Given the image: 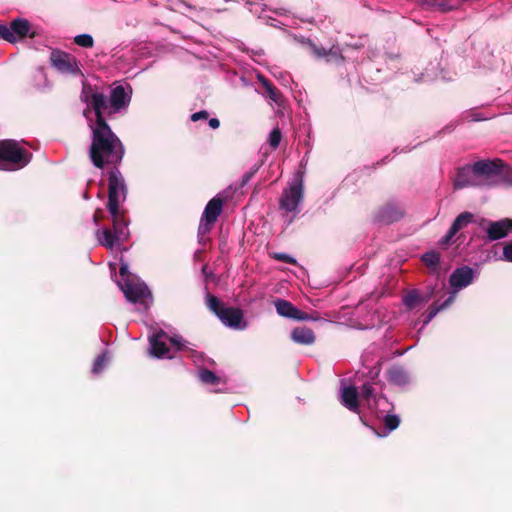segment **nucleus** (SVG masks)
I'll return each instance as SVG.
<instances>
[{
  "mask_svg": "<svg viewBox=\"0 0 512 512\" xmlns=\"http://www.w3.org/2000/svg\"><path fill=\"white\" fill-rule=\"evenodd\" d=\"M84 101L87 103V108L84 111V115L92 110L95 113V123L90 127H99L108 125L104 113L110 110L109 99L100 92H92L90 95H85Z\"/></svg>",
  "mask_w": 512,
  "mask_h": 512,
  "instance_id": "5",
  "label": "nucleus"
},
{
  "mask_svg": "<svg viewBox=\"0 0 512 512\" xmlns=\"http://www.w3.org/2000/svg\"><path fill=\"white\" fill-rule=\"evenodd\" d=\"M480 226L486 232L489 241H496L506 237L512 230V219L504 218L498 221L481 219Z\"/></svg>",
  "mask_w": 512,
  "mask_h": 512,
  "instance_id": "10",
  "label": "nucleus"
},
{
  "mask_svg": "<svg viewBox=\"0 0 512 512\" xmlns=\"http://www.w3.org/2000/svg\"><path fill=\"white\" fill-rule=\"evenodd\" d=\"M32 156V153L22 148L16 140L0 141V169L2 170L22 169L30 163Z\"/></svg>",
  "mask_w": 512,
  "mask_h": 512,
  "instance_id": "2",
  "label": "nucleus"
},
{
  "mask_svg": "<svg viewBox=\"0 0 512 512\" xmlns=\"http://www.w3.org/2000/svg\"><path fill=\"white\" fill-rule=\"evenodd\" d=\"M454 301V295H450L441 305L432 304L427 310L424 324H428L441 310L447 308Z\"/></svg>",
  "mask_w": 512,
  "mask_h": 512,
  "instance_id": "27",
  "label": "nucleus"
},
{
  "mask_svg": "<svg viewBox=\"0 0 512 512\" xmlns=\"http://www.w3.org/2000/svg\"><path fill=\"white\" fill-rule=\"evenodd\" d=\"M209 126L212 128V129H217L219 128L220 126V121L217 119V118H211L209 120Z\"/></svg>",
  "mask_w": 512,
  "mask_h": 512,
  "instance_id": "44",
  "label": "nucleus"
},
{
  "mask_svg": "<svg viewBox=\"0 0 512 512\" xmlns=\"http://www.w3.org/2000/svg\"><path fill=\"white\" fill-rule=\"evenodd\" d=\"M208 116H209V113L206 110H201V111L193 113L191 115V120L193 122H196V121L201 120V119H207Z\"/></svg>",
  "mask_w": 512,
  "mask_h": 512,
  "instance_id": "39",
  "label": "nucleus"
},
{
  "mask_svg": "<svg viewBox=\"0 0 512 512\" xmlns=\"http://www.w3.org/2000/svg\"><path fill=\"white\" fill-rule=\"evenodd\" d=\"M258 169H259V166L255 165L249 171H247L242 177L241 186H245L254 177V175L257 173Z\"/></svg>",
  "mask_w": 512,
  "mask_h": 512,
  "instance_id": "37",
  "label": "nucleus"
},
{
  "mask_svg": "<svg viewBox=\"0 0 512 512\" xmlns=\"http://www.w3.org/2000/svg\"><path fill=\"white\" fill-rule=\"evenodd\" d=\"M405 216V210L397 203L387 202L379 206L373 213L375 223L390 225Z\"/></svg>",
  "mask_w": 512,
  "mask_h": 512,
  "instance_id": "8",
  "label": "nucleus"
},
{
  "mask_svg": "<svg viewBox=\"0 0 512 512\" xmlns=\"http://www.w3.org/2000/svg\"><path fill=\"white\" fill-rule=\"evenodd\" d=\"M121 238L122 236H118L114 230L103 229L97 231V239L99 243L109 249H112L116 242Z\"/></svg>",
  "mask_w": 512,
  "mask_h": 512,
  "instance_id": "23",
  "label": "nucleus"
},
{
  "mask_svg": "<svg viewBox=\"0 0 512 512\" xmlns=\"http://www.w3.org/2000/svg\"><path fill=\"white\" fill-rule=\"evenodd\" d=\"M387 381L404 387L410 383V376L402 366L394 365L387 370Z\"/></svg>",
  "mask_w": 512,
  "mask_h": 512,
  "instance_id": "20",
  "label": "nucleus"
},
{
  "mask_svg": "<svg viewBox=\"0 0 512 512\" xmlns=\"http://www.w3.org/2000/svg\"><path fill=\"white\" fill-rule=\"evenodd\" d=\"M108 202L107 208L114 210L116 205L127 196V185L118 166L112 167L108 173Z\"/></svg>",
  "mask_w": 512,
  "mask_h": 512,
  "instance_id": "4",
  "label": "nucleus"
},
{
  "mask_svg": "<svg viewBox=\"0 0 512 512\" xmlns=\"http://www.w3.org/2000/svg\"><path fill=\"white\" fill-rule=\"evenodd\" d=\"M456 234L457 233H452V229L450 228L447 234L442 238L441 243L443 245H448Z\"/></svg>",
  "mask_w": 512,
  "mask_h": 512,
  "instance_id": "41",
  "label": "nucleus"
},
{
  "mask_svg": "<svg viewBox=\"0 0 512 512\" xmlns=\"http://www.w3.org/2000/svg\"><path fill=\"white\" fill-rule=\"evenodd\" d=\"M271 257L275 260H278V261H281V262H284L287 264L295 265L297 263L295 258H293L292 256H290L286 253L275 252L271 255Z\"/></svg>",
  "mask_w": 512,
  "mask_h": 512,
  "instance_id": "34",
  "label": "nucleus"
},
{
  "mask_svg": "<svg viewBox=\"0 0 512 512\" xmlns=\"http://www.w3.org/2000/svg\"><path fill=\"white\" fill-rule=\"evenodd\" d=\"M104 218V212L102 209H97L93 215L94 222L97 224Z\"/></svg>",
  "mask_w": 512,
  "mask_h": 512,
  "instance_id": "43",
  "label": "nucleus"
},
{
  "mask_svg": "<svg viewBox=\"0 0 512 512\" xmlns=\"http://www.w3.org/2000/svg\"><path fill=\"white\" fill-rule=\"evenodd\" d=\"M316 52H317V54H318L319 56H324V55H326V51H325V49H322L321 51H320V50H316Z\"/></svg>",
  "mask_w": 512,
  "mask_h": 512,
  "instance_id": "46",
  "label": "nucleus"
},
{
  "mask_svg": "<svg viewBox=\"0 0 512 512\" xmlns=\"http://www.w3.org/2000/svg\"><path fill=\"white\" fill-rule=\"evenodd\" d=\"M504 162L501 159H485L474 163L479 187H494L503 180Z\"/></svg>",
  "mask_w": 512,
  "mask_h": 512,
  "instance_id": "3",
  "label": "nucleus"
},
{
  "mask_svg": "<svg viewBox=\"0 0 512 512\" xmlns=\"http://www.w3.org/2000/svg\"><path fill=\"white\" fill-rule=\"evenodd\" d=\"M439 9L443 12L448 11L450 8L445 3L439 4Z\"/></svg>",
  "mask_w": 512,
  "mask_h": 512,
  "instance_id": "45",
  "label": "nucleus"
},
{
  "mask_svg": "<svg viewBox=\"0 0 512 512\" xmlns=\"http://www.w3.org/2000/svg\"><path fill=\"white\" fill-rule=\"evenodd\" d=\"M361 397L362 399L366 400V401H370L371 398H374L375 395H374V388L371 384L369 383H365L362 388H361Z\"/></svg>",
  "mask_w": 512,
  "mask_h": 512,
  "instance_id": "35",
  "label": "nucleus"
},
{
  "mask_svg": "<svg viewBox=\"0 0 512 512\" xmlns=\"http://www.w3.org/2000/svg\"><path fill=\"white\" fill-rule=\"evenodd\" d=\"M169 342L176 347L178 351L182 350L184 345L181 342V339L178 337H169L167 338Z\"/></svg>",
  "mask_w": 512,
  "mask_h": 512,
  "instance_id": "40",
  "label": "nucleus"
},
{
  "mask_svg": "<svg viewBox=\"0 0 512 512\" xmlns=\"http://www.w3.org/2000/svg\"><path fill=\"white\" fill-rule=\"evenodd\" d=\"M291 340L299 345L310 346L316 341L314 331L306 326L295 327L290 334Z\"/></svg>",
  "mask_w": 512,
  "mask_h": 512,
  "instance_id": "19",
  "label": "nucleus"
},
{
  "mask_svg": "<svg viewBox=\"0 0 512 512\" xmlns=\"http://www.w3.org/2000/svg\"><path fill=\"white\" fill-rule=\"evenodd\" d=\"M224 201L220 197L212 198L206 205L198 227V234L203 236L209 233L222 213Z\"/></svg>",
  "mask_w": 512,
  "mask_h": 512,
  "instance_id": "6",
  "label": "nucleus"
},
{
  "mask_svg": "<svg viewBox=\"0 0 512 512\" xmlns=\"http://www.w3.org/2000/svg\"><path fill=\"white\" fill-rule=\"evenodd\" d=\"M92 142L89 148L91 162L96 168L119 166L125 155V147L109 125L91 127Z\"/></svg>",
  "mask_w": 512,
  "mask_h": 512,
  "instance_id": "1",
  "label": "nucleus"
},
{
  "mask_svg": "<svg viewBox=\"0 0 512 512\" xmlns=\"http://www.w3.org/2000/svg\"><path fill=\"white\" fill-rule=\"evenodd\" d=\"M420 301L421 297L416 290L410 291L403 298V303L409 310L414 309L420 303Z\"/></svg>",
  "mask_w": 512,
  "mask_h": 512,
  "instance_id": "29",
  "label": "nucleus"
},
{
  "mask_svg": "<svg viewBox=\"0 0 512 512\" xmlns=\"http://www.w3.org/2000/svg\"><path fill=\"white\" fill-rule=\"evenodd\" d=\"M358 392L356 387L348 386L342 389L341 394V403L350 411L358 412L359 403H358Z\"/></svg>",
  "mask_w": 512,
  "mask_h": 512,
  "instance_id": "21",
  "label": "nucleus"
},
{
  "mask_svg": "<svg viewBox=\"0 0 512 512\" xmlns=\"http://www.w3.org/2000/svg\"><path fill=\"white\" fill-rule=\"evenodd\" d=\"M258 80L262 84L265 89V93L267 97H269L274 102L278 103L281 100L282 94L281 92L263 75H258Z\"/></svg>",
  "mask_w": 512,
  "mask_h": 512,
  "instance_id": "24",
  "label": "nucleus"
},
{
  "mask_svg": "<svg viewBox=\"0 0 512 512\" xmlns=\"http://www.w3.org/2000/svg\"><path fill=\"white\" fill-rule=\"evenodd\" d=\"M474 215L471 212L465 211L460 213L451 225L452 233H457L465 228L469 223L473 222Z\"/></svg>",
  "mask_w": 512,
  "mask_h": 512,
  "instance_id": "25",
  "label": "nucleus"
},
{
  "mask_svg": "<svg viewBox=\"0 0 512 512\" xmlns=\"http://www.w3.org/2000/svg\"><path fill=\"white\" fill-rule=\"evenodd\" d=\"M164 338H168V335L164 331H160L150 338L151 354L157 358H163L165 356L173 358V356L168 355L169 348L163 340Z\"/></svg>",
  "mask_w": 512,
  "mask_h": 512,
  "instance_id": "17",
  "label": "nucleus"
},
{
  "mask_svg": "<svg viewBox=\"0 0 512 512\" xmlns=\"http://www.w3.org/2000/svg\"><path fill=\"white\" fill-rule=\"evenodd\" d=\"M199 378L203 383L210 385H218L220 383V378L209 369L200 370Z\"/></svg>",
  "mask_w": 512,
  "mask_h": 512,
  "instance_id": "28",
  "label": "nucleus"
},
{
  "mask_svg": "<svg viewBox=\"0 0 512 512\" xmlns=\"http://www.w3.org/2000/svg\"><path fill=\"white\" fill-rule=\"evenodd\" d=\"M243 317L242 310L234 307H225L223 311H220L219 315V319L224 325L235 329L240 328Z\"/></svg>",
  "mask_w": 512,
  "mask_h": 512,
  "instance_id": "18",
  "label": "nucleus"
},
{
  "mask_svg": "<svg viewBox=\"0 0 512 512\" xmlns=\"http://www.w3.org/2000/svg\"><path fill=\"white\" fill-rule=\"evenodd\" d=\"M49 59L52 67L61 73L74 74L78 70L76 58L65 51L54 49Z\"/></svg>",
  "mask_w": 512,
  "mask_h": 512,
  "instance_id": "12",
  "label": "nucleus"
},
{
  "mask_svg": "<svg viewBox=\"0 0 512 512\" xmlns=\"http://www.w3.org/2000/svg\"><path fill=\"white\" fill-rule=\"evenodd\" d=\"M454 189H463L467 187H479L478 178L474 170V164H467L457 168L453 180Z\"/></svg>",
  "mask_w": 512,
  "mask_h": 512,
  "instance_id": "13",
  "label": "nucleus"
},
{
  "mask_svg": "<svg viewBox=\"0 0 512 512\" xmlns=\"http://www.w3.org/2000/svg\"><path fill=\"white\" fill-rule=\"evenodd\" d=\"M105 362H106V355L104 353L98 355L94 361L93 373H95V374L100 373L105 365Z\"/></svg>",
  "mask_w": 512,
  "mask_h": 512,
  "instance_id": "36",
  "label": "nucleus"
},
{
  "mask_svg": "<svg viewBox=\"0 0 512 512\" xmlns=\"http://www.w3.org/2000/svg\"><path fill=\"white\" fill-rule=\"evenodd\" d=\"M282 138V133L279 128H274L269 135V145L273 149H277Z\"/></svg>",
  "mask_w": 512,
  "mask_h": 512,
  "instance_id": "33",
  "label": "nucleus"
},
{
  "mask_svg": "<svg viewBox=\"0 0 512 512\" xmlns=\"http://www.w3.org/2000/svg\"><path fill=\"white\" fill-rule=\"evenodd\" d=\"M119 273L124 278V280L125 279H130V273L128 271L127 264H121L120 269H119Z\"/></svg>",
  "mask_w": 512,
  "mask_h": 512,
  "instance_id": "42",
  "label": "nucleus"
},
{
  "mask_svg": "<svg viewBox=\"0 0 512 512\" xmlns=\"http://www.w3.org/2000/svg\"><path fill=\"white\" fill-rule=\"evenodd\" d=\"M130 97L127 95L123 86H116L111 90L109 97L110 110L108 115L119 112L129 104Z\"/></svg>",
  "mask_w": 512,
  "mask_h": 512,
  "instance_id": "16",
  "label": "nucleus"
},
{
  "mask_svg": "<svg viewBox=\"0 0 512 512\" xmlns=\"http://www.w3.org/2000/svg\"><path fill=\"white\" fill-rule=\"evenodd\" d=\"M473 120H475V121H480V120H483V118H480V117H478V115H475V116H474V118H473Z\"/></svg>",
  "mask_w": 512,
  "mask_h": 512,
  "instance_id": "47",
  "label": "nucleus"
},
{
  "mask_svg": "<svg viewBox=\"0 0 512 512\" xmlns=\"http://www.w3.org/2000/svg\"><path fill=\"white\" fill-rule=\"evenodd\" d=\"M207 306L218 318L220 315V311H223L225 309L221 301L212 294H208L207 296Z\"/></svg>",
  "mask_w": 512,
  "mask_h": 512,
  "instance_id": "30",
  "label": "nucleus"
},
{
  "mask_svg": "<svg viewBox=\"0 0 512 512\" xmlns=\"http://www.w3.org/2000/svg\"><path fill=\"white\" fill-rule=\"evenodd\" d=\"M203 273H207L206 266L202 268Z\"/></svg>",
  "mask_w": 512,
  "mask_h": 512,
  "instance_id": "48",
  "label": "nucleus"
},
{
  "mask_svg": "<svg viewBox=\"0 0 512 512\" xmlns=\"http://www.w3.org/2000/svg\"><path fill=\"white\" fill-rule=\"evenodd\" d=\"M474 271L469 266H462L455 269L449 277L450 285L456 289H462L470 285L473 281Z\"/></svg>",
  "mask_w": 512,
  "mask_h": 512,
  "instance_id": "15",
  "label": "nucleus"
},
{
  "mask_svg": "<svg viewBox=\"0 0 512 512\" xmlns=\"http://www.w3.org/2000/svg\"><path fill=\"white\" fill-rule=\"evenodd\" d=\"M7 30V36H0V39H3L9 43H16L19 40L24 39L25 37L34 38L36 37V33L32 31V26L27 19L24 18H16L12 20L9 26L5 24H1Z\"/></svg>",
  "mask_w": 512,
  "mask_h": 512,
  "instance_id": "7",
  "label": "nucleus"
},
{
  "mask_svg": "<svg viewBox=\"0 0 512 512\" xmlns=\"http://www.w3.org/2000/svg\"><path fill=\"white\" fill-rule=\"evenodd\" d=\"M503 258L505 261L512 262V240L504 245Z\"/></svg>",
  "mask_w": 512,
  "mask_h": 512,
  "instance_id": "38",
  "label": "nucleus"
},
{
  "mask_svg": "<svg viewBox=\"0 0 512 512\" xmlns=\"http://www.w3.org/2000/svg\"><path fill=\"white\" fill-rule=\"evenodd\" d=\"M274 306L277 313L288 319L297 320V321H315L319 317L310 315L306 312L299 310L295 305H293L290 301L285 299H276L274 301Z\"/></svg>",
  "mask_w": 512,
  "mask_h": 512,
  "instance_id": "11",
  "label": "nucleus"
},
{
  "mask_svg": "<svg viewBox=\"0 0 512 512\" xmlns=\"http://www.w3.org/2000/svg\"><path fill=\"white\" fill-rule=\"evenodd\" d=\"M422 261L432 273H437L439 271L440 254L438 252H426L422 255Z\"/></svg>",
  "mask_w": 512,
  "mask_h": 512,
  "instance_id": "26",
  "label": "nucleus"
},
{
  "mask_svg": "<svg viewBox=\"0 0 512 512\" xmlns=\"http://www.w3.org/2000/svg\"><path fill=\"white\" fill-rule=\"evenodd\" d=\"M109 213L112 216L113 221V230L118 236H125V228L127 226V222L125 221L124 212H122L117 204L114 210L107 208Z\"/></svg>",
  "mask_w": 512,
  "mask_h": 512,
  "instance_id": "22",
  "label": "nucleus"
},
{
  "mask_svg": "<svg viewBox=\"0 0 512 512\" xmlns=\"http://www.w3.org/2000/svg\"><path fill=\"white\" fill-rule=\"evenodd\" d=\"M303 200V183L300 179L284 189L279 201V207L286 212H297L298 205Z\"/></svg>",
  "mask_w": 512,
  "mask_h": 512,
  "instance_id": "9",
  "label": "nucleus"
},
{
  "mask_svg": "<svg viewBox=\"0 0 512 512\" xmlns=\"http://www.w3.org/2000/svg\"><path fill=\"white\" fill-rule=\"evenodd\" d=\"M74 43L83 48H92L94 39L90 34H79L74 37Z\"/></svg>",
  "mask_w": 512,
  "mask_h": 512,
  "instance_id": "31",
  "label": "nucleus"
},
{
  "mask_svg": "<svg viewBox=\"0 0 512 512\" xmlns=\"http://www.w3.org/2000/svg\"><path fill=\"white\" fill-rule=\"evenodd\" d=\"M121 290L125 297L133 303L144 301L150 296V291L145 284L134 283L130 279H125V282L121 284Z\"/></svg>",
  "mask_w": 512,
  "mask_h": 512,
  "instance_id": "14",
  "label": "nucleus"
},
{
  "mask_svg": "<svg viewBox=\"0 0 512 512\" xmlns=\"http://www.w3.org/2000/svg\"><path fill=\"white\" fill-rule=\"evenodd\" d=\"M384 426L387 430L393 431L400 425V418L394 414H387L383 419Z\"/></svg>",
  "mask_w": 512,
  "mask_h": 512,
  "instance_id": "32",
  "label": "nucleus"
}]
</instances>
